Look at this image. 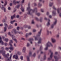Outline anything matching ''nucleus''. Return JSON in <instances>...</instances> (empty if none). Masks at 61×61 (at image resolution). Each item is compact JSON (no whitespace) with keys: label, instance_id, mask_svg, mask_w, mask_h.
I'll list each match as a JSON object with an SVG mask.
<instances>
[{"label":"nucleus","instance_id":"0eeeda50","mask_svg":"<svg viewBox=\"0 0 61 61\" xmlns=\"http://www.w3.org/2000/svg\"><path fill=\"white\" fill-rule=\"evenodd\" d=\"M36 11V12H37V8H35L33 10L32 9H31V11L32 12V13H33L35 12V11Z\"/></svg>","mask_w":61,"mask_h":61},{"label":"nucleus","instance_id":"6e6552de","mask_svg":"<svg viewBox=\"0 0 61 61\" xmlns=\"http://www.w3.org/2000/svg\"><path fill=\"white\" fill-rule=\"evenodd\" d=\"M57 20L56 19L54 23V24H53V25L52 24L51 26L52 28H53L54 27V25H55L56 24V23H57Z\"/></svg>","mask_w":61,"mask_h":61},{"label":"nucleus","instance_id":"a19ab883","mask_svg":"<svg viewBox=\"0 0 61 61\" xmlns=\"http://www.w3.org/2000/svg\"><path fill=\"white\" fill-rule=\"evenodd\" d=\"M4 29L5 30H4V31H6V29H7L6 28V27L5 26V27H4Z\"/></svg>","mask_w":61,"mask_h":61},{"label":"nucleus","instance_id":"7c9ffc66","mask_svg":"<svg viewBox=\"0 0 61 61\" xmlns=\"http://www.w3.org/2000/svg\"><path fill=\"white\" fill-rule=\"evenodd\" d=\"M46 55H45L44 56V60H45L46 59Z\"/></svg>","mask_w":61,"mask_h":61},{"label":"nucleus","instance_id":"864d4df0","mask_svg":"<svg viewBox=\"0 0 61 61\" xmlns=\"http://www.w3.org/2000/svg\"><path fill=\"white\" fill-rule=\"evenodd\" d=\"M35 56H36V53H34V54L33 55V56L34 57H35Z\"/></svg>","mask_w":61,"mask_h":61},{"label":"nucleus","instance_id":"ea45409f","mask_svg":"<svg viewBox=\"0 0 61 61\" xmlns=\"http://www.w3.org/2000/svg\"><path fill=\"white\" fill-rule=\"evenodd\" d=\"M16 56H15V59H17V58H18V56H17V55H16Z\"/></svg>","mask_w":61,"mask_h":61},{"label":"nucleus","instance_id":"f3484780","mask_svg":"<svg viewBox=\"0 0 61 61\" xmlns=\"http://www.w3.org/2000/svg\"><path fill=\"white\" fill-rule=\"evenodd\" d=\"M26 58L27 61H30V59H29V57L27 56Z\"/></svg>","mask_w":61,"mask_h":61},{"label":"nucleus","instance_id":"4be33fe9","mask_svg":"<svg viewBox=\"0 0 61 61\" xmlns=\"http://www.w3.org/2000/svg\"><path fill=\"white\" fill-rule=\"evenodd\" d=\"M10 42H9V43H10L11 44L13 43V41L12 40H10Z\"/></svg>","mask_w":61,"mask_h":61},{"label":"nucleus","instance_id":"412c9836","mask_svg":"<svg viewBox=\"0 0 61 61\" xmlns=\"http://www.w3.org/2000/svg\"><path fill=\"white\" fill-rule=\"evenodd\" d=\"M13 3H14V4H15V5H16L15 4H16V0H13Z\"/></svg>","mask_w":61,"mask_h":61},{"label":"nucleus","instance_id":"2eb2a0df","mask_svg":"<svg viewBox=\"0 0 61 61\" xmlns=\"http://www.w3.org/2000/svg\"><path fill=\"white\" fill-rule=\"evenodd\" d=\"M51 40H52V42L53 43H54V42H55L56 41V40L55 39H54V38H52L51 39Z\"/></svg>","mask_w":61,"mask_h":61},{"label":"nucleus","instance_id":"f704fd0d","mask_svg":"<svg viewBox=\"0 0 61 61\" xmlns=\"http://www.w3.org/2000/svg\"><path fill=\"white\" fill-rule=\"evenodd\" d=\"M17 54H18V55H19V56H20V55H21V52H20L19 51V52H17Z\"/></svg>","mask_w":61,"mask_h":61},{"label":"nucleus","instance_id":"37998d69","mask_svg":"<svg viewBox=\"0 0 61 61\" xmlns=\"http://www.w3.org/2000/svg\"><path fill=\"white\" fill-rule=\"evenodd\" d=\"M20 59H21V60H23V56H21L20 57Z\"/></svg>","mask_w":61,"mask_h":61},{"label":"nucleus","instance_id":"c85d7f7f","mask_svg":"<svg viewBox=\"0 0 61 61\" xmlns=\"http://www.w3.org/2000/svg\"><path fill=\"white\" fill-rule=\"evenodd\" d=\"M31 44H32V43H33V42H32L31 41H34V39L33 38H31Z\"/></svg>","mask_w":61,"mask_h":61},{"label":"nucleus","instance_id":"603ef678","mask_svg":"<svg viewBox=\"0 0 61 61\" xmlns=\"http://www.w3.org/2000/svg\"><path fill=\"white\" fill-rule=\"evenodd\" d=\"M20 28V27H19V26H18L17 27V30H19V28Z\"/></svg>","mask_w":61,"mask_h":61},{"label":"nucleus","instance_id":"3c124183","mask_svg":"<svg viewBox=\"0 0 61 61\" xmlns=\"http://www.w3.org/2000/svg\"><path fill=\"white\" fill-rule=\"evenodd\" d=\"M13 3H10V6H12V5Z\"/></svg>","mask_w":61,"mask_h":61},{"label":"nucleus","instance_id":"e2e57ef3","mask_svg":"<svg viewBox=\"0 0 61 61\" xmlns=\"http://www.w3.org/2000/svg\"><path fill=\"white\" fill-rule=\"evenodd\" d=\"M39 6H42V5H41V4H40V3H39Z\"/></svg>","mask_w":61,"mask_h":61},{"label":"nucleus","instance_id":"680f3d73","mask_svg":"<svg viewBox=\"0 0 61 61\" xmlns=\"http://www.w3.org/2000/svg\"><path fill=\"white\" fill-rule=\"evenodd\" d=\"M2 22H4V23L5 22V19H4L3 20Z\"/></svg>","mask_w":61,"mask_h":61},{"label":"nucleus","instance_id":"20e7f679","mask_svg":"<svg viewBox=\"0 0 61 61\" xmlns=\"http://www.w3.org/2000/svg\"><path fill=\"white\" fill-rule=\"evenodd\" d=\"M50 45H51L52 46H53L52 44L51 43L49 42V41H48L46 44V47L45 48V50H47L48 49V47H50Z\"/></svg>","mask_w":61,"mask_h":61},{"label":"nucleus","instance_id":"cd10ccee","mask_svg":"<svg viewBox=\"0 0 61 61\" xmlns=\"http://www.w3.org/2000/svg\"><path fill=\"white\" fill-rule=\"evenodd\" d=\"M11 36V37H12V39H13V40H14V39H15V37H14L13 35H12Z\"/></svg>","mask_w":61,"mask_h":61},{"label":"nucleus","instance_id":"b1692460","mask_svg":"<svg viewBox=\"0 0 61 61\" xmlns=\"http://www.w3.org/2000/svg\"><path fill=\"white\" fill-rule=\"evenodd\" d=\"M50 25V23L49 21H48V23L47 24V25L48 26H49Z\"/></svg>","mask_w":61,"mask_h":61},{"label":"nucleus","instance_id":"ddd939ff","mask_svg":"<svg viewBox=\"0 0 61 61\" xmlns=\"http://www.w3.org/2000/svg\"><path fill=\"white\" fill-rule=\"evenodd\" d=\"M1 9L2 10H4V12H6V9H5V7H1Z\"/></svg>","mask_w":61,"mask_h":61},{"label":"nucleus","instance_id":"4468645a","mask_svg":"<svg viewBox=\"0 0 61 61\" xmlns=\"http://www.w3.org/2000/svg\"><path fill=\"white\" fill-rule=\"evenodd\" d=\"M13 31H14V33L15 35L18 33V31H16V30H13Z\"/></svg>","mask_w":61,"mask_h":61},{"label":"nucleus","instance_id":"8fccbe9b","mask_svg":"<svg viewBox=\"0 0 61 61\" xmlns=\"http://www.w3.org/2000/svg\"><path fill=\"white\" fill-rule=\"evenodd\" d=\"M16 17L17 18H19V17H20L19 15H17L16 16Z\"/></svg>","mask_w":61,"mask_h":61},{"label":"nucleus","instance_id":"a211bd4d","mask_svg":"<svg viewBox=\"0 0 61 61\" xmlns=\"http://www.w3.org/2000/svg\"><path fill=\"white\" fill-rule=\"evenodd\" d=\"M13 28V26L12 25H10L9 27H8V29H10V28Z\"/></svg>","mask_w":61,"mask_h":61},{"label":"nucleus","instance_id":"7ed1b4c3","mask_svg":"<svg viewBox=\"0 0 61 61\" xmlns=\"http://www.w3.org/2000/svg\"><path fill=\"white\" fill-rule=\"evenodd\" d=\"M26 10H28V14L29 15H31V8L30 7V4L29 3L28 5V7L27 8Z\"/></svg>","mask_w":61,"mask_h":61},{"label":"nucleus","instance_id":"72a5a7b5","mask_svg":"<svg viewBox=\"0 0 61 61\" xmlns=\"http://www.w3.org/2000/svg\"><path fill=\"white\" fill-rule=\"evenodd\" d=\"M8 35H10V36H12V35L11 34V32H8Z\"/></svg>","mask_w":61,"mask_h":61},{"label":"nucleus","instance_id":"c03bdc74","mask_svg":"<svg viewBox=\"0 0 61 61\" xmlns=\"http://www.w3.org/2000/svg\"><path fill=\"white\" fill-rule=\"evenodd\" d=\"M32 24H35V22H34V20H32Z\"/></svg>","mask_w":61,"mask_h":61},{"label":"nucleus","instance_id":"9b49d317","mask_svg":"<svg viewBox=\"0 0 61 61\" xmlns=\"http://www.w3.org/2000/svg\"><path fill=\"white\" fill-rule=\"evenodd\" d=\"M25 50H26V47H23V53H25Z\"/></svg>","mask_w":61,"mask_h":61},{"label":"nucleus","instance_id":"2f4dec72","mask_svg":"<svg viewBox=\"0 0 61 61\" xmlns=\"http://www.w3.org/2000/svg\"><path fill=\"white\" fill-rule=\"evenodd\" d=\"M57 12H58V13H60V9L58 8L57 9Z\"/></svg>","mask_w":61,"mask_h":61},{"label":"nucleus","instance_id":"0e129e2a","mask_svg":"<svg viewBox=\"0 0 61 61\" xmlns=\"http://www.w3.org/2000/svg\"><path fill=\"white\" fill-rule=\"evenodd\" d=\"M41 11L42 12H44L43 10V9H41Z\"/></svg>","mask_w":61,"mask_h":61},{"label":"nucleus","instance_id":"13d9d810","mask_svg":"<svg viewBox=\"0 0 61 61\" xmlns=\"http://www.w3.org/2000/svg\"><path fill=\"white\" fill-rule=\"evenodd\" d=\"M20 9L21 10V11H22V12H24V9L21 8Z\"/></svg>","mask_w":61,"mask_h":61},{"label":"nucleus","instance_id":"774afa93","mask_svg":"<svg viewBox=\"0 0 61 61\" xmlns=\"http://www.w3.org/2000/svg\"><path fill=\"white\" fill-rule=\"evenodd\" d=\"M47 15H49V13L48 12H47L46 13Z\"/></svg>","mask_w":61,"mask_h":61},{"label":"nucleus","instance_id":"49530a36","mask_svg":"<svg viewBox=\"0 0 61 61\" xmlns=\"http://www.w3.org/2000/svg\"><path fill=\"white\" fill-rule=\"evenodd\" d=\"M11 58H9L8 57V60L9 61H10L11 60Z\"/></svg>","mask_w":61,"mask_h":61},{"label":"nucleus","instance_id":"9d476101","mask_svg":"<svg viewBox=\"0 0 61 61\" xmlns=\"http://www.w3.org/2000/svg\"><path fill=\"white\" fill-rule=\"evenodd\" d=\"M54 58L55 59V61H58L59 60V57L58 56H54Z\"/></svg>","mask_w":61,"mask_h":61},{"label":"nucleus","instance_id":"bf43d9fd","mask_svg":"<svg viewBox=\"0 0 61 61\" xmlns=\"http://www.w3.org/2000/svg\"><path fill=\"white\" fill-rule=\"evenodd\" d=\"M1 49L2 50H3V49H4V47H1Z\"/></svg>","mask_w":61,"mask_h":61},{"label":"nucleus","instance_id":"6e6d98bb","mask_svg":"<svg viewBox=\"0 0 61 61\" xmlns=\"http://www.w3.org/2000/svg\"><path fill=\"white\" fill-rule=\"evenodd\" d=\"M28 41L30 42V43H31V38H30L29 39Z\"/></svg>","mask_w":61,"mask_h":61},{"label":"nucleus","instance_id":"09e8293b","mask_svg":"<svg viewBox=\"0 0 61 61\" xmlns=\"http://www.w3.org/2000/svg\"><path fill=\"white\" fill-rule=\"evenodd\" d=\"M11 20H13V19H14V18H13V16H11Z\"/></svg>","mask_w":61,"mask_h":61},{"label":"nucleus","instance_id":"5fc2aeb1","mask_svg":"<svg viewBox=\"0 0 61 61\" xmlns=\"http://www.w3.org/2000/svg\"><path fill=\"white\" fill-rule=\"evenodd\" d=\"M21 40H25V38H21Z\"/></svg>","mask_w":61,"mask_h":61},{"label":"nucleus","instance_id":"58836bf2","mask_svg":"<svg viewBox=\"0 0 61 61\" xmlns=\"http://www.w3.org/2000/svg\"><path fill=\"white\" fill-rule=\"evenodd\" d=\"M29 56H31V51H29Z\"/></svg>","mask_w":61,"mask_h":61},{"label":"nucleus","instance_id":"c756f323","mask_svg":"<svg viewBox=\"0 0 61 61\" xmlns=\"http://www.w3.org/2000/svg\"><path fill=\"white\" fill-rule=\"evenodd\" d=\"M23 27H24L25 28H27V26L26 25H24L23 26Z\"/></svg>","mask_w":61,"mask_h":61},{"label":"nucleus","instance_id":"393cba45","mask_svg":"<svg viewBox=\"0 0 61 61\" xmlns=\"http://www.w3.org/2000/svg\"><path fill=\"white\" fill-rule=\"evenodd\" d=\"M5 3L4 4V5H6V4H7V1L5 0Z\"/></svg>","mask_w":61,"mask_h":61},{"label":"nucleus","instance_id":"bb28decb","mask_svg":"<svg viewBox=\"0 0 61 61\" xmlns=\"http://www.w3.org/2000/svg\"><path fill=\"white\" fill-rule=\"evenodd\" d=\"M5 42H8V38H5Z\"/></svg>","mask_w":61,"mask_h":61},{"label":"nucleus","instance_id":"e433bc0d","mask_svg":"<svg viewBox=\"0 0 61 61\" xmlns=\"http://www.w3.org/2000/svg\"><path fill=\"white\" fill-rule=\"evenodd\" d=\"M35 19H36V20H37V21H39V19L38 18H37V17H35Z\"/></svg>","mask_w":61,"mask_h":61},{"label":"nucleus","instance_id":"79ce46f5","mask_svg":"<svg viewBox=\"0 0 61 61\" xmlns=\"http://www.w3.org/2000/svg\"><path fill=\"white\" fill-rule=\"evenodd\" d=\"M5 46H7V43L5 42L4 43Z\"/></svg>","mask_w":61,"mask_h":61},{"label":"nucleus","instance_id":"338daca9","mask_svg":"<svg viewBox=\"0 0 61 61\" xmlns=\"http://www.w3.org/2000/svg\"><path fill=\"white\" fill-rule=\"evenodd\" d=\"M58 53V52H56L55 54V55H57Z\"/></svg>","mask_w":61,"mask_h":61},{"label":"nucleus","instance_id":"5701e85b","mask_svg":"<svg viewBox=\"0 0 61 61\" xmlns=\"http://www.w3.org/2000/svg\"><path fill=\"white\" fill-rule=\"evenodd\" d=\"M30 46V44L29 43H27V47H29Z\"/></svg>","mask_w":61,"mask_h":61},{"label":"nucleus","instance_id":"c9c22d12","mask_svg":"<svg viewBox=\"0 0 61 61\" xmlns=\"http://www.w3.org/2000/svg\"><path fill=\"white\" fill-rule=\"evenodd\" d=\"M43 19V18L42 17L40 19V21L41 22H42V19Z\"/></svg>","mask_w":61,"mask_h":61},{"label":"nucleus","instance_id":"f257e3e1","mask_svg":"<svg viewBox=\"0 0 61 61\" xmlns=\"http://www.w3.org/2000/svg\"><path fill=\"white\" fill-rule=\"evenodd\" d=\"M42 31V29H41L40 31L38 32V34L37 35V37L35 38V40H38V38L39 40L38 42V44L41 43V41L42 40V39L41 38L39 37L40 35H41V31Z\"/></svg>","mask_w":61,"mask_h":61},{"label":"nucleus","instance_id":"6ab92c4d","mask_svg":"<svg viewBox=\"0 0 61 61\" xmlns=\"http://www.w3.org/2000/svg\"><path fill=\"white\" fill-rule=\"evenodd\" d=\"M53 4V3H51V2H50L49 3V6H50L51 7L52 6Z\"/></svg>","mask_w":61,"mask_h":61},{"label":"nucleus","instance_id":"423d86ee","mask_svg":"<svg viewBox=\"0 0 61 61\" xmlns=\"http://www.w3.org/2000/svg\"><path fill=\"white\" fill-rule=\"evenodd\" d=\"M53 9H55V10H54V11H53L52 12V13L53 14L52 15L53 16H55L56 15V13L55 12V11H56V8H55L54 6H53Z\"/></svg>","mask_w":61,"mask_h":61},{"label":"nucleus","instance_id":"aec40b11","mask_svg":"<svg viewBox=\"0 0 61 61\" xmlns=\"http://www.w3.org/2000/svg\"><path fill=\"white\" fill-rule=\"evenodd\" d=\"M43 49V46H41L40 48V51H41Z\"/></svg>","mask_w":61,"mask_h":61},{"label":"nucleus","instance_id":"4c0bfd02","mask_svg":"<svg viewBox=\"0 0 61 61\" xmlns=\"http://www.w3.org/2000/svg\"><path fill=\"white\" fill-rule=\"evenodd\" d=\"M14 41H15L16 43H17V40H16V39H14Z\"/></svg>","mask_w":61,"mask_h":61},{"label":"nucleus","instance_id":"de8ad7c7","mask_svg":"<svg viewBox=\"0 0 61 61\" xmlns=\"http://www.w3.org/2000/svg\"><path fill=\"white\" fill-rule=\"evenodd\" d=\"M13 23H14V22H13V21H11V20L10 23L11 24H13Z\"/></svg>","mask_w":61,"mask_h":61},{"label":"nucleus","instance_id":"473e14b6","mask_svg":"<svg viewBox=\"0 0 61 61\" xmlns=\"http://www.w3.org/2000/svg\"><path fill=\"white\" fill-rule=\"evenodd\" d=\"M19 6H20V5H18L17 6H16V8H17L18 9H19Z\"/></svg>","mask_w":61,"mask_h":61},{"label":"nucleus","instance_id":"f03ea898","mask_svg":"<svg viewBox=\"0 0 61 61\" xmlns=\"http://www.w3.org/2000/svg\"><path fill=\"white\" fill-rule=\"evenodd\" d=\"M9 45L10 46H10L9 47H6L5 48V50L7 51H8L9 49H10L11 51H13L14 50V47L12 46V45L11 44L10 42H9Z\"/></svg>","mask_w":61,"mask_h":61},{"label":"nucleus","instance_id":"4d7b16f0","mask_svg":"<svg viewBox=\"0 0 61 61\" xmlns=\"http://www.w3.org/2000/svg\"><path fill=\"white\" fill-rule=\"evenodd\" d=\"M5 56L7 58H8V56L6 54L5 55Z\"/></svg>","mask_w":61,"mask_h":61},{"label":"nucleus","instance_id":"f8f14e48","mask_svg":"<svg viewBox=\"0 0 61 61\" xmlns=\"http://www.w3.org/2000/svg\"><path fill=\"white\" fill-rule=\"evenodd\" d=\"M29 35H31V32H30L29 33H28V34L27 33H26L25 35V37H26L27 38L28 36H29Z\"/></svg>","mask_w":61,"mask_h":61},{"label":"nucleus","instance_id":"a878e982","mask_svg":"<svg viewBox=\"0 0 61 61\" xmlns=\"http://www.w3.org/2000/svg\"><path fill=\"white\" fill-rule=\"evenodd\" d=\"M36 15L38 16H39L40 15V13H36Z\"/></svg>","mask_w":61,"mask_h":61},{"label":"nucleus","instance_id":"dca6fc26","mask_svg":"<svg viewBox=\"0 0 61 61\" xmlns=\"http://www.w3.org/2000/svg\"><path fill=\"white\" fill-rule=\"evenodd\" d=\"M2 55L3 56H4L5 54V51H4L3 50L2 51Z\"/></svg>","mask_w":61,"mask_h":61},{"label":"nucleus","instance_id":"1a4fd4ad","mask_svg":"<svg viewBox=\"0 0 61 61\" xmlns=\"http://www.w3.org/2000/svg\"><path fill=\"white\" fill-rule=\"evenodd\" d=\"M0 44H1L2 45H4V42L2 40V38L0 37Z\"/></svg>","mask_w":61,"mask_h":61},{"label":"nucleus","instance_id":"052dcab7","mask_svg":"<svg viewBox=\"0 0 61 61\" xmlns=\"http://www.w3.org/2000/svg\"><path fill=\"white\" fill-rule=\"evenodd\" d=\"M20 28L21 29H22V30H23V27H20Z\"/></svg>","mask_w":61,"mask_h":61},{"label":"nucleus","instance_id":"a18cd8bd","mask_svg":"<svg viewBox=\"0 0 61 61\" xmlns=\"http://www.w3.org/2000/svg\"><path fill=\"white\" fill-rule=\"evenodd\" d=\"M47 34L48 35L49 34V32L48 31V30H47Z\"/></svg>","mask_w":61,"mask_h":61},{"label":"nucleus","instance_id":"69168bd1","mask_svg":"<svg viewBox=\"0 0 61 61\" xmlns=\"http://www.w3.org/2000/svg\"><path fill=\"white\" fill-rule=\"evenodd\" d=\"M33 32H35L36 31V30L35 29H34L33 30Z\"/></svg>","mask_w":61,"mask_h":61},{"label":"nucleus","instance_id":"39448f33","mask_svg":"<svg viewBox=\"0 0 61 61\" xmlns=\"http://www.w3.org/2000/svg\"><path fill=\"white\" fill-rule=\"evenodd\" d=\"M49 51L51 53V55L50 56V58H48V60H50L52 59V55L53 54V52H51V50H50V51Z\"/></svg>","mask_w":61,"mask_h":61}]
</instances>
